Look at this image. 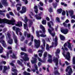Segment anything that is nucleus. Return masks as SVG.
<instances>
[{
  "instance_id": "nucleus-27",
  "label": "nucleus",
  "mask_w": 75,
  "mask_h": 75,
  "mask_svg": "<svg viewBox=\"0 0 75 75\" xmlns=\"http://www.w3.org/2000/svg\"><path fill=\"white\" fill-rule=\"evenodd\" d=\"M17 64H18V65H21V67H23L24 65L23 64V63L21 62L20 60H18L17 61Z\"/></svg>"
},
{
  "instance_id": "nucleus-14",
  "label": "nucleus",
  "mask_w": 75,
  "mask_h": 75,
  "mask_svg": "<svg viewBox=\"0 0 75 75\" xmlns=\"http://www.w3.org/2000/svg\"><path fill=\"white\" fill-rule=\"evenodd\" d=\"M61 31L62 33L64 34H67L68 33V30L67 29H62V28H61Z\"/></svg>"
},
{
  "instance_id": "nucleus-49",
  "label": "nucleus",
  "mask_w": 75,
  "mask_h": 75,
  "mask_svg": "<svg viewBox=\"0 0 75 75\" xmlns=\"http://www.w3.org/2000/svg\"><path fill=\"white\" fill-rule=\"evenodd\" d=\"M47 55V52H45L44 54V58H45Z\"/></svg>"
},
{
  "instance_id": "nucleus-63",
  "label": "nucleus",
  "mask_w": 75,
  "mask_h": 75,
  "mask_svg": "<svg viewBox=\"0 0 75 75\" xmlns=\"http://www.w3.org/2000/svg\"><path fill=\"white\" fill-rule=\"evenodd\" d=\"M28 51L29 52H32V50L31 49H29Z\"/></svg>"
},
{
  "instance_id": "nucleus-57",
  "label": "nucleus",
  "mask_w": 75,
  "mask_h": 75,
  "mask_svg": "<svg viewBox=\"0 0 75 75\" xmlns=\"http://www.w3.org/2000/svg\"><path fill=\"white\" fill-rule=\"evenodd\" d=\"M62 15L64 16L65 14V11H63L62 13Z\"/></svg>"
},
{
  "instance_id": "nucleus-45",
  "label": "nucleus",
  "mask_w": 75,
  "mask_h": 75,
  "mask_svg": "<svg viewBox=\"0 0 75 75\" xmlns=\"http://www.w3.org/2000/svg\"><path fill=\"white\" fill-rule=\"evenodd\" d=\"M11 57L13 58H17V57L16 56V55H15L14 54H13V55L11 56Z\"/></svg>"
},
{
  "instance_id": "nucleus-1",
  "label": "nucleus",
  "mask_w": 75,
  "mask_h": 75,
  "mask_svg": "<svg viewBox=\"0 0 75 75\" xmlns=\"http://www.w3.org/2000/svg\"><path fill=\"white\" fill-rule=\"evenodd\" d=\"M16 21L14 19H13L11 20L6 19H0V23H6L8 24H11V25H14Z\"/></svg>"
},
{
  "instance_id": "nucleus-13",
  "label": "nucleus",
  "mask_w": 75,
  "mask_h": 75,
  "mask_svg": "<svg viewBox=\"0 0 75 75\" xmlns=\"http://www.w3.org/2000/svg\"><path fill=\"white\" fill-rule=\"evenodd\" d=\"M70 41H71V40H69L67 42V46L68 48L70 50H72V47H71V45H72V44L70 43Z\"/></svg>"
},
{
  "instance_id": "nucleus-33",
  "label": "nucleus",
  "mask_w": 75,
  "mask_h": 75,
  "mask_svg": "<svg viewBox=\"0 0 75 75\" xmlns=\"http://www.w3.org/2000/svg\"><path fill=\"white\" fill-rule=\"evenodd\" d=\"M32 59H34V61L31 60V62L32 64H35V63H36L37 62V59L35 58H34L32 57Z\"/></svg>"
},
{
  "instance_id": "nucleus-31",
  "label": "nucleus",
  "mask_w": 75,
  "mask_h": 75,
  "mask_svg": "<svg viewBox=\"0 0 75 75\" xmlns=\"http://www.w3.org/2000/svg\"><path fill=\"white\" fill-rule=\"evenodd\" d=\"M38 52H41V53H40L39 54V55L40 57H41V56H42V54L43 53V51L41 50H38Z\"/></svg>"
},
{
  "instance_id": "nucleus-19",
  "label": "nucleus",
  "mask_w": 75,
  "mask_h": 75,
  "mask_svg": "<svg viewBox=\"0 0 75 75\" xmlns=\"http://www.w3.org/2000/svg\"><path fill=\"white\" fill-rule=\"evenodd\" d=\"M2 4L4 5V6H7L8 4L7 2V0H2L1 1Z\"/></svg>"
},
{
  "instance_id": "nucleus-42",
  "label": "nucleus",
  "mask_w": 75,
  "mask_h": 75,
  "mask_svg": "<svg viewBox=\"0 0 75 75\" xmlns=\"http://www.w3.org/2000/svg\"><path fill=\"white\" fill-rule=\"evenodd\" d=\"M23 74L24 75H30V73H27L25 71H24L23 72Z\"/></svg>"
},
{
  "instance_id": "nucleus-18",
  "label": "nucleus",
  "mask_w": 75,
  "mask_h": 75,
  "mask_svg": "<svg viewBox=\"0 0 75 75\" xmlns=\"http://www.w3.org/2000/svg\"><path fill=\"white\" fill-rule=\"evenodd\" d=\"M51 24L52 25H54V24H53V23L52 22H48V25L49 27V28H51L52 30V31H54V28H52V27H51Z\"/></svg>"
},
{
  "instance_id": "nucleus-39",
  "label": "nucleus",
  "mask_w": 75,
  "mask_h": 75,
  "mask_svg": "<svg viewBox=\"0 0 75 75\" xmlns=\"http://www.w3.org/2000/svg\"><path fill=\"white\" fill-rule=\"evenodd\" d=\"M72 64L74 65L75 64V57H74L72 59Z\"/></svg>"
},
{
  "instance_id": "nucleus-5",
  "label": "nucleus",
  "mask_w": 75,
  "mask_h": 75,
  "mask_svg": "<svg viewBox=\"0 0 75 75\" xmlns=\"http://www.w3.org/2000/svg\"><path fill=\"white\" fill-rule=\"evenodd\" d=\"M4 38V36L3 35L2 37L0 38V42L2 44L3 46L4 47H6L7 45L5 43L4 40H3V39Z\"/></svg>"
},
{
  "instance_id": "nucleus-51",
  "label": "nucleus",
  "mask_w": 75,
  "mask_h": 75,
  "mask_svg": "<svg viewBox=\"0 0 75 75\" xmlns=\"http://www.w3.org/2000/svg\"><path fill=\"white\" fill-rule=\"evenodd\" d=\"M21 50L22 51H26V49H25V47L22 48Z\"/></svg>"
},
{
  "instance_id": "nucleus-44",
  "label": "nucleus",
  "mask_w": 75,
  "mask_h": 75,
  "mask_svg": "<svg viewBox=\"0 0 75 75\" xmlns=\"http://www.w3.org/2000/svg\"><path fill=\"white\" fill-rule=\"evenodd\" d=\"M62 11V9H60L57 10L58 12L59 13H61V12Z\"/></svg>"
},
{
  "instance_id": "nucleus-41",
  "label": "nucleus",
  "mask_w": 75,
  "mask_h": 75,
  "mask_svg": "<svg viewBox=\"0 0 75 75\" xmlns=\"http://www.w3.org/2000/svg\"><path fill=\"white\" fill-rule=\"evenodd\" d=\"M42 24H44V25H45L46 24V20H43L42 21Z\"/></svg>"
},
{
  "instance_id": "nucleus-61",
  "label": "nucleus",
  "mask_w": 75,
  "mask_h": 75,
  "mask_svg": "<svg viewBox=\"0 0 75 75\" xmlns=\"http://www.w3.org/2000/svg\"><path fill=\"white\" fill-rule=\"evenodd\" d=\"M75 21L74 20L72 19L71 21V23H75Z\"/></svg>"
},
{
  "instance_id": "nucleus-10",
  "label": "nucleus",
  "mask_w": 75,
  "mask_h": 75,
  "mask_svg": "<svg viewBox=\"0 0 75 75\" xmlns=\"http://www.w3.org/2000/svg\"><path fill=\"white\" fill-rule=\"evenodd\" d=\"M62 54L64 57H65L67 59L68 61H70V58L71 56H70V54L69 53V52H67V54L65 55L64 53H63Z\"/></svg>"
},
{
  "instance_id": "nucleus-38",
  "label": "nucleus",
  "mask_w": 75,
  "mask_h": 75,
  "mask_svg": "<svg viewBox=\"0 0 75 75\" xmlns=\"http://www.w3.org/2000/svg\"><path fill=\"white\" fill-rule=\"evenodd\" d=\"M3 48L0 45V53H2L3 52Z\"/></svg>"
},
{
  "instance_id": "nucleus-50",
  "label": "nucleus",
  "mask_w": 75,
  "mask_h": 75,
  "mask_svg": "<svg viewBox=\"0 0 75 75\" xmlns=\"http://www.w3.org/2000/svg\"><path fill=\"white\" fill-rule=\"evenodd\" d=\"M61 4L62 5H64V6H67V4H65V3L64 2H61Z\"/></svg>"
},
{
  "instance_id": "nucleus-40",
  "label": "nucleus",
  "mask_w": 75,
  "mask_h": 75,
  "mask_svg": "<svg viewBox=\"0 0 75 75\" xmlns=\"http://www.w3.org/2000/svg\"><path fill=\"white\" fill-rule=\"evenodd\" d=\"M22 11H24L25 12L26 11V7L25 6H23L22 8Z\"/></svg>"
},
{
  "instance_id": "nucleus-43",
  "label": "nucleus",
  "mask_w": 75,
  "mask_h": 75,
  "mask_svg": "<svg viewBox=\"0 0 75 75\" xmlns=\"http://www.w3.org/2000/svg\"><path fill=\"white\" fill-rule=\"evenodd\" d=\"M34 66L35 67V68L36 70L38 71V67H37V65L35 64L34 65Z\"/></svg>"
},
{
  "instance_id": "nucleus-17",
  "label": "nucleus",
  "mask_w": 75,
  "mask_h": 75,
  "mask_svg": "<svg viewBox=\"0 0 75 75\" xmlns=\"http://www.w3.org/2000/svg\"><path fill=\"white\" fill-rule=\"evenodd\" d=\"M48 57L49 59L48 60V61L50 63H51L52 61V56H51V55L49 54L48 55Z\"/></svg>"
},
{
  "instance_id": "nucleus-34",
  "label": "nucleus",
  "mask_w": 75,
  "mask_h": 75,
  "mask_svg": "<svg viewBox=\"0 0 75 75\" xmlns=\"http://www.w3.org/2000/svg\"><path fill=\"white\" fill-rule=\"evenodd\" d=\"M34 10L35 13H38V8H37V6H35L34 8Z\"/></svg>"
},
{
  "instance_id": "nucleus-23",
  "label": "nucleus",
  "mask_w": 75,
  "mask_h": 75,
  "mask_svg": "<svg viewBox=\"0 0 75 75\" xmlns=\"http://www.w3.org/2000/svg\"><path fill=\"white\" fill-rule=\"evenodd\" d=\"M54 41H55L54 43V46L55 47H56V46H57V41H58V38H57V37H55V40H54Z\"/></svg>"
},
{
  "instance_id": "nucleus-8",
  "label": "nucleus",
  "mask_w": 75,
  "mask_h": 75,
  "mask_svg": "<svg viewBox=\"0 0 75 75\" xmlns=\"http://www.w3.org/2000/svg\"><path fill=\"white\" fill-rule=\"evenodd\" d=\"M35 42V46L36 48H38L40 45V40H34Z\"/></svg>"
},
{
  "instance_id": "nucleus-46",
  "label": "nucleus",
  "mask_w": 75,
  "mask_h": 75,
  "mask_svg": "<svg viewBox=\"0 0 75 75\" xmlns=\"http://www.w3.org/2000/svg\"><path fill=\"white\" fill-rule=\"evenodd\" d=\"M53 5L54 8H56V7H57V3H56L55 4H53Z\"/></svg>"
},
{
  "instance_id": "nucleus-24",
  "label": "nucleus",
  "mask_w": 75,
  "mask_h": 75,
  "mask_svg": "<svg viewBox=\"0 0 75 75\" xmlns=\"http://www.w3.org/2000/svg\"><path fill=\"white\" fill-rule=\"evenodd\" d=\"M16 25L17 27H20V26H22V22L21 21H19L18 22V24Z\"/></svg>"
},
{
  "instance_id": "nucleus-52",
  "label": "nucleus",
  "mask_w": 75,
  "mask_h": 75,
  "mask_svg": "<svg viewBox=\"0 0 75 75\" xmlns=\"http://www.w3.org/2000/svg\"><path fill=\"white\" fill-rule=\"evenodd\" d=\"M38 60L39 61H40V62H43V61H42V60H41V59L39 57L38 58Z\"/></svg>"
},
{
  "instance_id": "nucleus-55",
  "label": "nucleus",
  "mask_w": 75,
  "mask_h": 75,
  "mask_svg": "<svg viewBox=\"0 0 75 75\" xmlns=\"http://www.w3.org/2000/svg\"><path fill=\"white\" fill-rule=\"evenodd\" d=\"M30 62H29L27 64V65L28 67H29V68H31V66H30Z\"/></svg>"
},
{
  "instance_id": "nucleus-60",
  "label": "nucleus",
  "mask_w": 75,
  "mask_h": 75,
  "mask_svg": "<svg viewBox=\"0 0 75 75\" xmlns=\"http://www.w3.org/2000/svg\"><path fill=\"white\" fill-rule=\"evenodd\" d=\"M38 65L39 67H40L41 65V63L40 62H39L38 64Z\"/></svg>"
},
{
  "instance_id": "nucleus-54",
  "label": "nucleus",
  "mask_w": 75,
  "mask_h": 75,
  "mask_svg": "<svg viewBox=\"0 0 75 75\" xmlns=\"http://www.w3.org/2000/svg\"><path fill=\"white\" fill-rule=\"evenodd\" d=\"M56 20H57V22H60V21H59V18L58 17L56 18Z\"/></svg>"
},
{
  "instance_id": "nucleus-15",
  "label": "nucleus",
  "mask_w": 75,
  "mask_h": 75,
  "mask_svg": "<svg viewBox=\"0 0 75 75\" xmlns=\"http://www.w3.org/2000/svg\"><path fill=\"white\" fill-rule=\"evenodd\" d=\"M60 53V50L59 49H57L56 50V51L55 52L56 57H57L58 58H59V54Z\"/></svg>"
},
{
  "instance_id": "nucleus-30",
  "label": "nucleus",
  "mask_w": 75,
  "mask_h": 75,
  "mask_svg": "<svg viewBox=\"0 0 75 75\" xmlns=\"http://www.w3.org/2000/svg\"><path fill=\"white\" fill-rule=\"evenodd\" d=\"M54 72L55 75H57V74H59V73H58V70H57V68L55 67L54 68Z\"/></svg>"
},
{
  "instance_id": "nucleus-56",
  "label": "nucleus",
  "mask_w": 75,
  "mask_h": 75,
  "mask_svg": "<svg viewBox=\"0 0 75 75\" xmlns=\"http://www.w3.org/2000/svg\"><path fill=\"white\" fill-rule=\"evenodd\" d=\"M20 13H21V14H23V13H25V12L24 11H23L22 10V11H20Z\"/></svg>"
},
{
  "instance_id": "nucleus-35",
  "label": "nucleus",
  "mask_w": 75,
  "mask_h": 75,
  "mask_svg": "<svg viewBox=\"0 0 75 75\" xmlns=\"http://www.w3.org/2000/svg\"><path fill=\"white\" fill-rule=\"evenodd\" d=\"M67 43H65L64 45V48L65 50L67 51L68 50V48L66 47H67Z\"/></svg>"
},
{
  "instance_id": "nucleus-4",
  "label": "nucleus",
  "mask_w": 75,
  "mask_h": 75,
  "mask_svg": "<svg viewBox=\"0 0 75 75\" xmlns=\"http://www.w3.org/2000/svg\"><path fill=\"white\" fill-rule=\"evenodd\" d=\"M21 54L22 56V55H24V57H22V58L23 59V60L25 61H26L29 60V58L27 57V54L23 52H22L21 53Z\"/></svg>"
},
{
  "instance_id": "nucleus-9",
  "label": "nucleus",
  "mask_w": 75,
  "mask_h": 75,
  "mask_svg": "<svg viewBox=\"0 0 75 75\" xmlns=\"http://www.w3.org/2000/svg\"><path fill=\"white\" fill-rule=\"evenodd\" d=\"M7 35L8 36V38L6 36V39L7 40L8 39L9 40L7 41L8 43L9 44H11L13 43V39L11 38L10 37V34H7Z\"/></svg>"
},
{
  "instance_id": "nucleus-37",
  "label": "nucleus",
  "mask_w": 75,
  "mask_h": 75,
  "mask_svg": "<svg viewBox=\"0 0 75 75\" xmlns=\"http://www.w3.org/2000/svg\"><path fill=\"white\" fill-rule=\"evenodd\" d=\"M60 39L61 40H65V37L62 35H60Z\"/></svg>"
},
{
  "instance_id": "nucleus-28",
  "label": "nucleus",
  "mask_w": 75,
  "mask_h": 75,
  "mask_svg": "<svg viewBox=\"0 0 75 75\" xmlns=\"http://www.w3.org/2000/svg\"><path fill=\"white\" fill-rule=\"evenodd\" d=\"M13 39L14 40L15 43H16V44H18V41L17 40V37L16 36H14L13 37Z\"/></svg>"
},
{
  "instance_id": "nucleus-26",
  "label": "nucleus",
  "mask_w": 75,
  "mask_h": 75,
  "mask_svg": "<svg viewBox=\"0 0 75 75\" xmlns=\"http://www.w3.org/2000/svg\"><path fill=\"white\" fill-rule=\"evenodd\" d=\"M24 34L25 37H27L28 38H29V37H30L31 36V35L30 34H27V32H25L24 33Z\"/></svg>"
},
{
  "instance_id": "nucleus-21",
  "label": "nucleus",
  "mask_w": 75,
  "mask_h": 75,
  "mask_svg": "<svg viewBox=\"0 0 75 75\" xmlns=\"http://www.w3.org/2000/svg\"><path fill=\"white\" fill-rule=\"evenodd\" d=\"M42 42L43 43V45L42 46V48L43 50L45 48V40L44 39H42Z\"/></svg>"
},
{
  "instance_id": "nucleus-64",
  "label": "nucleus",
  "mask_w": 75,
  "mask_h": 75,
  "mask_svg": "<svg viewBox=\"0 0 75 75\" xmlns=\"http://www.w3.org/2000/svg\"><path fill=\"white\" fill-rule=\"evenodd\" d=\"M21 9V8L20 7H18L17 8V10L18 11H19Z\"/></svg>"
},
{
  "instance_id": "nucleus-22",
  "label": "nucleus",
  "mask_w": 75,
  "mask_h": 75,
  "mask_svg": "<svg viewBox=\"0 0 75 75\" xmlns=\"http://www.w3.org/2000/svg\"><path fill=\"white\" fill-rule=\"evenodd\" d=\"M6 10H0V14L1 15H2V16H4V13H5L6 12Z\"/></svg>"
},
{
  "instance_id": "nucleus-11",
  "label": "nucleus",
  "mask_w": 75,
  "mask_h": 75,
  "mask_svg": "<svg viewBox=\"0 0 75 75\" xmlns=\"http://www.w3.org/2000/svg\"><path fill=\"white\" fill-rule=\"evenodd\" d=\"M40 28L42 29V31H43V32H42V31H41V30H40L39 31V33H43V34H44V33H45V28H44V26H43L42 25H40Z\"/></svg>"
},
{
  "instance_id": "nucleus-20",
  "label": "nucleus",
  "mask_w": 75,
  "mask_h": 75,
  "mask_svg": "<svg viewBox=\"0 0 75 75\" xmlns=\"http://www.w3.org/2000/svg\"><path fill=\"white\" fill-rule=\"evenodd\" d=\"M53 61L55 62L56 63V65H58V59L57 57H56L55 58H54L53 59Z\"/></svg>"
},
{
  "instance_id": "nucleus-3",
  "label": "nucleus",
  "mask_w": 75,
  "mask_h": 75,
  "mask_svg": "<svg viewBox=\"0 0 75 75\" xmlns=\"http://www.w3.org/2000/svg\"><path fill=\"white\" fill-rule=\"evenodd\" d=\"M10 65H11L12 67V69L11 70L13 72H15V73L14 74L13 73H12V75H17V71L16 69L15 68H16V66L14 65V63H10Z\"/></svg>"
},
{
  "instance_id": "nucleus-12",
  "label": "nucleus",
  "mask_w": 75,
  "mask_h": 75,
  "mask_svg": "<svg viewBox=\"0 0 75 75\" xmlns=\"http://www.w3.org/2000/svg\"><path fill=\"white\" fill-rule=\"evenodd\" d=\"M13 30H15V29H16V34H17V35H18V32H20V31H21V29L19 28H16V27L15 26H13Z\"/></svg>"
},
{
  "instance_id": "nucleus-29",
  "label": "nucleus",
  "mask_w": 75,
  "mask_h": 75,
  "mask_svg": "<svg viewBox=\"0 0 75 75\" xmlns=\"http://www.w3.org/2000/svg\"><path fill=\"white\" fill-rule=\"evenodd\" d=\"M48 30L49 33L50 34H51V35H52V37H54V36H55V33H52V30H50V29H49Z\"/></svg>"
},
{
  "instance_id": "nucleus-58",
  "label": "nucleus",
  "mask_w": 75,
  "mask_h": 75,
  "mask_svg": "<svg viewBox=\"0 0 75 75\" xmlns=\"http://www.w3.org/2000/svg\"><path fill=\"white\" fill-rule=\"evenodd\" d=\"M3 66H0V71H2V69H3Z\"/></svg>"
},
{
  "instance_id": "nucleus-48",
  "label": "nucleus",
  "mask_w": 75,
  "mask_h": 75,
  "mask_svg": "<svg viewBox=\"0 0 75 75\" xmlns=\"http://www.w3.org/2000/svg\"><path fill=\"white\" fill-rule=\"evenodd\" d=\"M23 1H24L25 2V4H27L28 3V1L27 0H22Z\"/></svg>"
},
{
  "instance_id": "nucleus-36",
  "label": "nucleus",
  "mask_w": 75,
  "mask_h": 75,
  "mask_svg": "<svg viewBox=\"0 0 75 75\" xmlns=\"http://www.w3.org/2000/svg\"><path fill=\"white\" fill-rule=\"evenodd\" d=\"M38 16V15H36L35 16V17H36V19H37V20H40L41 19V17H39V16Z\"/></svg>"
},
{
  "instance_id": "nucleus-59",
  "label": "nucleus",
  "mask_w": 75,
  "mask_h": 75,
  "mask_svg": "<svg viewBox=\"0 0 75 75\" xmlns=\"http://www.w3.org/2000/svg\"><path fill=\"white\" fill-rule=\"evenodd\" d=\"M9 14L10 15H11V16H14V14H13V13L12 12H9Z\"/></svg>"
},
{
  "instance_id": "nucleus-7",
  "label": "nucleus",
  "mask_w": 75,
  "mask_h": 75,
  "mask_svg": "<svg viewBox=\"0 0 75 75\" xmlns=\"http://www.w3.org/2000/svg\"><path fill=\"white\" fill-rule=\"evenodd\" d=\"M13 52V51L12 50H9L8 52H7L6 53V57L5 56H4L3 55H1V57H2V58H5V59H8V54H11Z\"/></svg>"
},
{
  "instance_id": "nucleus-25",
  "label": "nucleus",
  "mask_w": 75,
  "mask_h": 75,
  "mask_svg": "<svg viewBox=\"0 0 75 75\" xmlns=\"http://www.w3.org/2000/svg\"><path fill=\"white\" fill-rule=\"evenodd\" d=\"M4 70L3 71V73H4L5 72H6V71L7 69H10V67L9 66H8V68H7V67L6 66H5L4 67Z\"/></svg>"
},
{
  "instance_id": "nucleus-53",
  "label": "nucleus",
  "mask_w": 75,
  "mask_h": 75,
  "mask_svg": "<svg viewBox=\"0 0 75 75\" xmlns=\"http://www.w3.org/2000/svg\"><path fill=\"white\" fill-rule=\"evenodd\" d=\"M46 50H49V46L48 44H47L46 45Z\"/></svg>"
},
{
  "instance_id": "nucleus-47",
  "label": "nucleus",
  "mask_w": 75,
  "mask_h": 75,
  "mask_svg": "<svg viewBox=\"0 0 75 75\" xmlns=\"http://www.w3.org/2000/svg\"><path fill=\"white\" fill-rule=\"evenodd\" d=\"M63 24L64 26L65 27H67V24H66L65 22L63 23Z\"/></svg>"
},
{
  "instance_id": "nucleus-16",
  "label": "nucleus",
  "mask_w": 75,
  "mask_h": 75,
  "mask_svg": "<svg viewBox=\"0 0 75 75\" xmlns=\"http://www.w3.org/2000/svg\"><path fill=\"white\" fill-rule=\"evenodd\" d=\"M38 37H45L47 35H44L43 34H41L40 35L39 34V33L37 32L36 33Z\"/></svg>"
},
{
  "instance_id": "nucleus-2",
  "label": "nucleus",
  "mask_w": 75,
  "mask_h": 75,
  "mask_svg": "<svg viewBox=\"0 0 75 75\" xmlns=\"http://www.w3.org/2000/svg\"><path fill=\"white\" fill-rule=\"evenodd\" d=\"M24 22H25V24H24V28L25 30H28V26H27V22H28L29 23V27H31V25H33V21L31 20H29V19H27V17H25V20L24 21Z\"/></svg>"
},
{
  "instance_id": "nucleus-32",
  "label": "nucleus",
  "mask_w": 75,
  "mask_h": 75,
  "mask_svg": "<svg viewBox=\"0 0 75 75\" xmlns=\"http://www.w3.org/2000/svg\"><path fill=\"white\" fill-rule=\"evenodd\" d=\"M68 12L70 16H72L74 14V11L72 10L69 11Z\"/></svg>"
},
{
  "instance_id": "nucleus-62",
  "label": "nucleus",
  "mask_w": 75,
  "mask_h": 75,
  "mask_svg": "<svg viewBox=\"0 0 75 75\" xmlns=\"http://www.w3.org/2000/svg\"><path fill=\"white\" fill-rule=\"evenodd\" d=\"M71 16V18H74V19H75V15H72Z\"/></svg>"
},
{
  "instance_id": "nucleus-6",
  "label": "nucleus",
  "mask_w": 75,
  "mask_h": 75,
  "mask_svg": "<svg viewBox=\"0 0 75 75\" xmlns=\"http://www.w3.org/2000/svg\"><path fill=\"white\" fill-rule=\"evenodd\" d=\"M68 71V74H67L66 75H70L71 74V73H72V70L71 66H69L67 67L66 71L67 72Z\"/></svg>"
}]
</instances>
